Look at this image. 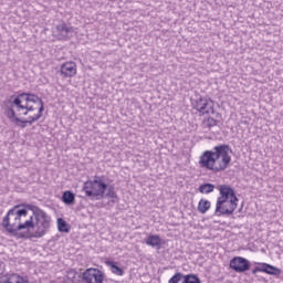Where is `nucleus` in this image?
Instances as JSON below:
<instances>
[{"mask_svg":"<svg viewBox=\"0 0 283 283\" xmlns=\"http://www.w3.org/2000/svg\"><path fill=\"white\" fill-rule=\"evenodd\" d=\"M75 200V196L72 191H64L62 195V201L64 205H72Z\"/></svg>","mask_w":283,"mask_h":283,"instance_id":"f3484780","label":"nucleus"},{"mask_svg":"<svg viewBox=\"0 0 283 283\" xmlns=\"http://www.w3.org/2000/svg\"><path fill=\"white\" fill-rule=\"evenodd\" d=\"M0 283H28V280L19 274H8L0 279Z\"/></svg>","mask_w":283,"mask_h":283,"instance_id":"f8f14e48","label":"nucleus"},{"mask_svg":"<svg viewBox=\"0 0 283 283\" xmlns=\"http://www.w3.org/2000/svg\"><path fill=\"white\" fill-rule=\"evenodd\" d=\"M220 196L217 199L214 216H233V211L238 209V197L230 186H219Z\"/></svg>","mask_w":283,"mask_h":283,"instance_id":"20e7f679","label":"nucleus"},{"mask_svg":"<svg viewBox=\"0 0 283 283\" xmlns=\"http://www.w3.org/2000/svg\"><path fill=\"white\" fill-rule=\"evenodd\" d=\"M182 283H201L198 275L195 274H188L184 275V282Z\"/></svg>","mask_w":283,"mask_h":283,"instance_id":"412c9836","label":"nucleus"},{"mask_svg":"<svg viewBox=\"0 0 283 283\" xmlns=\"http://www.w3.org/2000/svg\"><path fill=\"white\" fill-rule=\"evenodd\" d=\"M106 265L109 266L111 272H112L114 275H119V276L125 275V271H123L122 268H119L118 265H116V262H114V261H106Z\"/></svg>","mask_w":283,"mask_h":283,"instance_id":"4468645a","label":"nucleus"},{"mask_svg":"<svg viewBox=\"0 0 283 283\" xmlns=\"http://www.w3.org/2000/svg\"><path fill=\"white\" fill-rule=\"evenodd\" d=\"M83 191L91 200H103L105 191H107V184L101 177H97L94 180L85 181Z\"/></svg>","mask_w":283,"mask_h":283,"instance_id":"39448f33","label":"nucleus"},{"mask_svg":"<svg viewBox=\"0 0 283 283\" xmlns=\"http://www.w3.org/2000/svg\"><path fill=\"white\" fill-rule=\"evenodd\" d=\"M256 273H260V270H258V265L252 270L253 275H255Z\"/></svg>","mask_w":283,"mask_h":283,"instance_id":"393cba45","label":"nucleus"},{"mask_svg":"<svg viewBox=\"0 0 283 283\" xmlns=\"http://www.w3.org/2000/svg\"><path fill=\"white\" fill-rule=\"evenodd\" d=\"M231 146L227 144L214 146L211 150H206L199 157L201 169H208L212 174H220L231 165Z\"/></svg>","mask_w":283,"mask_h":283,"instance_id":"f03ea898","label":"nucleus"},{"mask_svg":"<svg viewBox=\"0 0 283 283\" xmlns=\"http://www.w3.org/2000/svg\"><path fill=\"white\" fill-rule=\"evenodd\" d=\"M209 209H211V201L207 199H201L198 203L199 213H206L207 211H209Z\"/></svg>","mask_w":283,"mask_h":283,"instance_id":"2eb2a0df","label":"nucleus"},{"mask_svg":"<svg viewBox=\"0 0 283 283\" xmlns=\"http://www.w3.org/2000/svg\"><path fill=\"white\" fill-rule=\"evenodd\" d=\"M192 107L197 109L201 116H205V114H213V101L207 97L200 96L192 99Z\"/></svg>","mask_w":283,"mask_h":283,"instance_id":"0eeeda50","label":"nucleus"},{"mask_svg":"<svg viewBox=\"0 0 283 283\" xmlns=\"http://www.w3.org/2000/svg\"><path fill=\"white\" fill-rule=\"evenodd\" d=\"M3 107L4 116L18 127L25 129L28 125H34L43 117L45 106L41 97L31 93L11 95Z\"/></svg>","mask_w":283,"mask_h":283,"instance_id":"f257e3e1","label":"nucleus"},{"mask_svg":"<svg viewBox=\"0 0 283 283\" xmlns=\"http://www.w3.org/2000/svg\"><path fill=\"white\" fill-rule=\"evenodd\" d=\"M69 275H74V272H70Z\"/></svg>","mask_w":283,"mask_h":283,"instance_id":"a878e982","label":"nucleus"},{"mask_svg":"<svg viewBox=\"0 0 283 283\" xmlns=\"http://www.w3.org/2000/svg\"><path fill=\"white\" fill-rule=\"evenodd\" d=\"M230 269L235 273H247L251 269V262L242 256H235L230 261Z\"/></svg>","mask_w":283,"mask_h":283,"instance_id":"6e6552de","label":"nucleus"},{"mask_svg":"<svg viewBox=\"0 0 283 283\" xmlns=\"http://www.w3.org/2000/svg\"><path fill=\"white\" fill-rule=\"evenodd\" d=\"M218 125V120L213 117H208L202 122L203 129H211V127H216Z\"/></svg>","mask_w":283,"mask_h":283,"instance_id":"a211bd4d","label":"nucleus"},{"mask_svg":"<svg viewBox=\"0 0 283 283\" xmlns=\"http://www.w3.org/2000/svg\"><path fill=\"white\" fill-rule=\"evenodd\" d=\"M255 264H256L258 271L260 273H266V269L269 266V263H255Z\"/></svg>","mask_w":283,"mask_h":283,"instance_id":"b1692460","label":"nucleus"},{"mask_svg":"<svg viewBox=\"0 0 283 283\" xmlns=\"http://www.w3.org/2000/svg\"><path fill=\"white\" fill-rule=\"evenodd\" d=\"M60 74L64 76V78H72V76H76V63L65 62L61 65Z\"/></svg>","mask_w":283,"mask_h":283,"instance_id":"9b49d317","label":"nucleus"},{"mask_svg":"<svg viewBox=\"0 0 283 283\" xmlns=\"http://www.w3.org/2000/svg\"><path fill=\"white\" fill-rule=\"evenodd\" d=\"M214 189H216V186L212 184H202L199 187V193H206V195L213 193Z\"/></svg>","mask_w":283,"mask_h":283,"instance_id":"dca6fc26","label":"nucleus"},{"mask_svg":"<svg viewBox=\"0 0 283 283\" xmlns=\"http://www.w3.org/2000/svg\"><path fill=\"white\" fill-rule=\"evenodd\" d=\"M182 277H185V275H182V273L180 272H177L169 279L168 283H180V280H182Z\"/></svg>","mask_w":283,"mask_h":283,"instance_id":"5701e85b","label":"nucleus"},{"mask_svg":"<svg viewBox=\"0 0 283 283\" xmlns=\"http://www.w3.org/2000/svg\"><path fill=\"white\" fill-rule=\"evenodd\" d=\"M34 218L35 222L33 221V227H31V229H34L33 238H43L52 227V218L43 211H38Z\"/></svg>","mask_w":283,"mask_h":283,"instance_id":"423d86ee","label":"nucleus"},{"mask_svg":"<svg viewBox=\"0 0 283 283\" xmlns=\"http://www.w3.org/2000/svg\"><path fill=\"white\" fill-rule=\"evenodd\" d=\"M57 229L62 233H67L70 229H67V223L63 219H57Z\"/></svg>","mask_w":283,"mask_h":283,"instance_id":"4be33fe9","label":"nucleus"},{"mask_svg":"<svg viewBox=\"0 0 283 283\" xmlns=\"http://www.w3.org/2000/svg\"><path fill=\"white\" fill-rule=\"evenodd\" d=\"M147 247H153L155 249H160L163 247V239H160V235L158 234H150L146 240H145Z\"/></svg>","mask_w":283,"mask_h":283,"instance_id":"ddd939ff","label":"nucleus"},{"mask_svg":"<svg viewBox=\"0 0 283 283\" xmlns=\"http://www.w3.org/2000/svg\"><path fill=\"white\" fill-rule=\"evenodd\" d=\"M54 34L60 41H66V39H72V35L74 34V28L65 23H61L56 25Z\"/></svg>","mask_w":283,"mask_h":283,"instance_id":"9d476101","label":"nucleus"},{"mask_svg":"<svg viewBox=\"0 0 283 283\" xmlns=\"http://www.w3.org/2000/svg\"><path fill=\"white\" fill-rule=\"evenodd\" d=\"M27 217L28 209L21 208V206H15L10 209L3 218L2 227H4L9 233H17V231L34 227V219L32 217H30V219L24 223H21V218Z\"/></svg>","mask_w":283,"mask_h":283,"instance_id":"7ed1b4c3","label":"nucleus"},{"mask_svg":"<svg viewBox=\"0 0 283 283\" xmlns=\"http://www.w3.org/2000/svg\"><path fill=\"white\" fill-rule=\"evenodd\" d=\"M265 273L268 275H282V270H280L279 268H275V266H273L271 264H268Z\"/></svg>","mask_w":283,"mask_h":283,"instance_id":"aec40b11","label":"nucleus"},{"mask_svg":"<svg viewBox=\"0 0 283 283\" xmlns=\"http://www.w3.org/2000/svg\"><path fill=\"white\" fill-rule=\"evenodd\" d=\"M106 198H112V202H116L118 200V195H116V190H114V186H109L106 188Z\"/></svg>","mask_w":283,"mask_h":283,"instance_id":"6ab92c4d","label":"nucleus"},{"mask_svg":"<svg viewBox=\"0 0 283 283\" xmlns=\"http://www.w3.org/2000/svg\"><path fill=\"white\" fill-rule=\"evenodd\" d=\"M82 277L86 283H103L104 280L103 272L94 268L87 269Z\"/></svg>","mask_w":283,"mask_h":283,"instance_id":"1a4fd4ad","label":"nucleus"}]
</instances>
